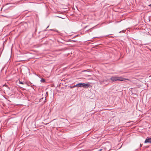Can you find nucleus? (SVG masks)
<instances>
[{"label":"nucleus","instance_id":"nucleus-1","mask_svg":"<svg viewBox=\"0 0 151 151\" xmlns=\"http://www.w3.org/2000/svg\"><path fill=\"white\" fill-rule=\"evenodd\" d=\"M110 79L112 82L118 81H122L125 80H129V79L124 78L121 76H112L111 77Z\"/></svg>","mask_w":151,"mask_h":151},{"label":"nucleus","instance_id":"nucleus-2","mask_svg":"<svg viewBox=\"0 0 151 151\" xmlns=\"http://www.w3.org/2000/svg\"><path fill=\"white\" fill-rule=\"evenodd\" d=\"M90 86H91L89 83H82L81 84V87H83L86 88Z\"/></svg>","mask_w":151,"mask_h":151},{"label":"nucleus","instance_id":"nucleus-3","mask_svg":"<svg viewBox=\"0 0 151 151\" xmlns=\"http://www.w3.org/2000/svg\"><path fill=\"white\" fill-rule=\"evenodd\" d=\"M145 143H151V138H150L146 139L145 141Z\"/></svg>","mask_w":151,"mask_h":151},{"label":"nucleus","instance_id":"nucleus-4","mask_svg":"<svg viewBox=\"0 0 151 151\" xmlns=\"http://www.w3.org/2000/svg\"><path fill=\"white\" fill-rule=\"evenodd\" d=\"M81 84L82 83H80L76 85V86L77 87H81Z\"/></svg>","mask_w":151,"mask_h":151},{"label":"nucleus","instance_id":"nucleus-5","mask_svg":"<svg viewBox=\"0 0 151 151\" xmlns=\"http://www.w3.org/2000/svg\"><path fill=\"white\" fill-rule=\"evenodd\" d=\"M19 84H24L25 83L24 82H22L21 81H19Z\"/></svg>","mask_w":151,"mask_h":151},{"label":"nucleus","instance_id":"nucleus-6","mask_svg":"<svg viewBox=\"0 0 151 151\" xmlns=\"http://www.w3.org/2000/svg\"><path fill=\"white\" fill-rule=\"evenodd\" d=\"M40 81L42 82H44L45 81V80L43 78H42L40 80Z\"/></svg>","mask_w":151,"mask_h":151},{"label":"nucleus","instance_id":"nucleus-7","mask_svg":"<svg viewBox=\"0 0 151 151\" xmlns=\"http://www.w3.org/2000/svg\"><path fill=\"white\" fill-rule=\"evenodd\" d=\"M76 87V85H74V86H73L71 88H74V87Z\"/></svg>","mask_w":151,"mask_h":151},{"label":"nucleus","instance_id":"nucleus-8","mask_svg":"<svg viewBox=\"0 0 151 151\" xmlns=\"http://www.w3.org/2000/svg\"><path fill=\"white\" fill-rule=\"evenodd\" d=\"M58 13H61V12L60 11H57V12Z\"/></svg>","mask_w":151,"mask_h":151},{"label":"nucleus","instance_id":"nucleus-9","mask_svg":"<svg viewBox=\"0 0 151 151\" xmlns=\"http://www.w3.org/2000/svg\"><path fill=\"white\" fill-rule=\"evenodd\" d=\"M102 150V149H100L98 150V151H101Z\"/></svg>","mask_w":151,"mask_h":151},{"label":"nucleus","instance_id":"nucleus-10","mask_svg":"<svg viewBox=\"0 0 151 151\" xmlns=\"http://www.w3.org/2000/svg\"><path fill=\"white\" fill-rule=\"evenodd\" d=\"M48 124V123H46V124H45V125H47V124Z\"/></svg>","mask_w":151,"mask_h":151},{"label":"nucleus","instance_id":"nucleus-11","mask_svg":"<svg viewBox=\"0 0 151 151\" xmlns=\"http://www.w3.org/2000/svg\"><path fill=\"white\" fill-rule=\"evenodd\" d=\"M0 9H2V7H1V8H0Z\"/></svg>","mask_w":151,"mask_h":151},{"label":"nucleus","instance_id":"nucleus-12","mask_svg":"<svg viewBox=\"0 0 151 151\" xmlns=\"http://www.w3.org/2000/svg\"><path fill=\"white\" fill-rule=\"evenodd\" d=\"M142 146V145H141V144L140 145V146L141 147Z\"/></svg>","mask_w":151,"mask_h":151},{"label":"nucleus","instance_id":"nucleus-13","mask_svg":"<svg viewBox=\"0 0 151 151\" xmlns=\"http://www.w3.org/2000/svg\"><path fill=\"white\" fill-rule=\"evenodd\" d=\"M151 6V4H150V5H149V6Z\"/></svg>","mask_w":151,"mask_h":151},{"label":"nucleus","instance_id":"nucleus-14","mask_svg":"<svg viewBox=\"0 0 151 151\" xmlns=\"http://www.w3.org/2000/svg\"><path fill=\"white\" fill-rule=\"evenodd\" d=\"M49 26H48L47 27V28H48V27H49Z\"/></svg>","mask_w":151,"mask_h":151}]
</instances>
